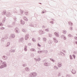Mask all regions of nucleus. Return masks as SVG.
I'll return each mask as SVG.
<instances>
[{"instance_id":"3","label":"nucleus","mask_w":77,"mask_h":77,"mask_svg":"<svg viewBox=\"0 0 77 77\" xmlns=\"http://www.w3.org/2000/svg\"><path fill=\"white\" fill-rule=\"evenodd\" d=\"M69 29L71 31H72V27L70 26L69 28Z\"/></svg>"},{"instance_id":"2","label":"nucleus","mask_w":77,"mask_h":77,"mask_svg":"<svg viewBox=\"0 0 77 77\" xmlns=\"http://www.w3.org/2000/svg\"><path fill=\"white\" fill-rule=\"evenodd\" d=\"M68 23L70 26H72L73 25V23L69 21L68 22Z\"/></svg>"},{"instance_id":"12","label":"nucleus","mask_w":77,"mask_h":77,"mask_svg":"<svg viewBox=\"0 0 77 77\" xmlns=\"http://www.w3.org/2000/svg\"><path fill=\"white\" fill-rule=\"evenodd\" d=\"M68 77H72V76H71V75H68Z\"/></svg>"},{"instance_id":"20","label":"nucleus","mask_w":77,"mask_h":77,"mask_svg":"<svg viewBox=\"0 0 77 77\" xmlns=\"http://www.w3.org/2000/svg\"><path fill=\"white\" fill-rule=\"evenodd\" d=\"M38 52H39H39H41V51H38Z\"/></svg>"},{"instance_id":"15","label":"nucleus","mask_w":77,"mask_h":77,"mask_svg":"<svg viewBox=\"0 0 77 77\" xmlns=\"http://www.w3.org/2000/svg\"><path fill=\"white\" fill-rule=\"evenodd\" d=\"M0 68H3V66H1Z\"/></svg>"},{"instance_id":"14","label":"nucleus","mask_w":77,"mask_h":77,"mask_svg":"<svg viewBox=\"0 0 77 77\" xmlns=\"http://www.w3.org/2000/svg\"><path fill=\"white\" fill-rule=\"evenodd\" d=\"M38 47H41V45H40L39 44H38Z\"/></svg>"},{"instance_id":"18","label":"nucleus","mask_w":77,"mask_h":77,"mask_svg":"<svg viewBox=\"0 0 77 77\" xmlns=\"http://www.w3.org/2000/svg\"><path fill=\"white\" fill-rule=\"evenodd\" d=\"M25 51H27V49H25Z\"/></svg>"},{"instance_id":"13","label":"nucleus","mask_w":77,"mask_h":77,"mask_svg":"<svg viewBox=\"0 0 77 77\" xmlns=\"http://www.w3.org/2000/svg\"><path fill=\"white\" fill-rule=\"evenodd\" d=\"M11 51L12 52H15V50H12Z\"/></svg>"},{"instance_id":"23","label":"nucleus","mask_w":77,"mask_h":77,"mask_svg":"<svg viewBox=\"0 0 77 77\" xmlns=\"http://www.w3.org/2000/svg\"><path fill=\"white\" fill-rule=\"evenodd\" d=\"M76 35H77V34H76Z\"/></svg>"},{"instance_id":"22","label":"nucleus","mask_w":77,"mask_h":77,"mask_svg":"<svg viewBox=\"0 0 77 77\" xmlns=\"http://www.w3.org/2000/svg\"><path fill=\"white\" fill-rule=\"evenodd\" d=\"M25 39H26V38H25Z\"/></svg>"},{"instance_id":"5","label":"nucleus","mask_w":77,"mask_h":77,"mask_svg":"<svg viewBox=\"0 0 77 77\" xmlns=\"http://www.w3.org/2000/svg\"><path fill=\"white\" fill-rule=\"evenodd\" d=\"M55 35H56V36H59V35L57 32L55 33Z\"/></svg>"},{"instance_id":"16","label":"nucleus","mask_w":77,"mask_h":77,"mask_svg":"<svg viewBox=\"0 0 77 77\" xmlns=\"http://www.w3.org/2000/svg\"><path fill=\"white\" fill-rule=\"evenodd\" d=\"M75 43L77 45V41H76L75 42Z\"/></svg>"},{"instance_id":"17","label":"nucleus","mask_w":77,"mask_h":77,"mask_svg":"<svg viewBox=\"0 0 77 77\" xmlns=\"http://www.w3.org/2000/svg\"><path fill=\"white\" fill-rule=\"evenodd\" d=\"M3 14H6V13L5 12H3Z\"/></svg>"},{"instance_id":"9","label":"nucleus","mask_w":77,"mask_h":77,"mask_svg":"<svg viewBox=\"0 0 77 77\" xmlns=\"http://www.w3.org/2000/svg\"><path fill=\"white\" fill-rule=\"evenodd\" d=\"M58 66H59V67H60L61 66V64H58Z\"/></svg>"},{"instance_id":"21","label":"nucleus","mask_w":77,"mask_h":77,"mask_svg":"<svg viewBox=\"0 0 77 77\" xmlns=\"http://www.w3.org/2000/svg\"><path fill=\"white\" fill-rule=\"evenodd\" d=\"M44 12H43V14H44Z\"/></svg>"},{"instance_id":"11","label":"nucleus","mask_w":77,"mask_h":77,"mask_svg":"<svg viewBox=\"0 0 77 77\" xmlns=\"http://www.w3.org/2000/svg\"><path fill=\"white\" fill-rule=\"evenodd\" d=\"M63 33H64V34H65V33H66V31H63Z\"/></svg>"},{"instance_id":"10","label":"nucleus","mask_w":77,"mask_h":77,"mask_svg":"<svg viewBox=\"0 0 77 77\" xmlns=\"http://www.w3.org/2000/svg\"><path fill=\"white\" fill-rule=\"evenodd\" d=\"M74 38L75 39V40H77V37H74Z\"/></svg>"},{"instance_id":"6","label":"nucleus","mask_w":77,"mask_h":77,"mask_svg":"<svg viewBox=\"0 0 77 77\" xmlns=\"http://www.w3.org/2000/svg\"><path fill=\"white\" fill-rule=\"evenodd\" d=\"M70 59H73L72 57V56H71V55H70Z\"/></svg>"},{"instance_id":"1","label":"nucleus","mask_w":77,"mask_h":77,"mask_svg":"<svg viewBox=\"0 0 77 77\" xmlns=\"http://www.w3.org/2000/svg\"><path fill=\"white\" fill-rule=\"evenodd\" d=\"M71 72L72 74H75V73H76V71H75V70L74 69H72Z\"/></svg>"},{"instance_id":"4","label":"nucleus","mask_w":77,"mask_h":77,"mask_svg":"<svg viewBox=\"0 0 77 77\" xmlns=\"http://www.w3.org/2000/svg\"><path fill=\"white\" fill-rule=\"evenodd\" d=\"M73 36L72 35L69 34L68 35V37H72Z\"/></svg>"},{"instance_id":"8","label":"nucleus","mask_w":77,"mask_h":77,"mask_svg":"<svg viewBox=\"0 0 77 77\" xmlns=\"http://www.w3.org/2000/svg\"><path fill=\"white\" fill-rule=\"evenodd\" d=\"M73 54H77V51H74L73 52Z\"/></svg>"},{"instance_id":"7","label":"nucleus","mask_w":77,"mask_h":77,"mask_svg":"<svg viewBox=\"0 0 77 77\" xmlns=\"http://www.w3.org/2000/svg\"><path fill=\"white\" fill-rule=\"evenodd\" d=\"M72 56H73L74 59H75V55H74V54H73L72 55Z\"/></svg>"},{"instance_id":"19","label":"nucleus","mask_w":77,"mask_h":77,"mask_svg":"<svg viewBox=\"0 0 77 77\" xmlns=\"http://www.w3.org/2000/svg\"><path fill=\"white\" fill-rule=\"evenodd\" d=\"M64 39H66V38L64 37Z\"/></svg>"}]
</instances>
